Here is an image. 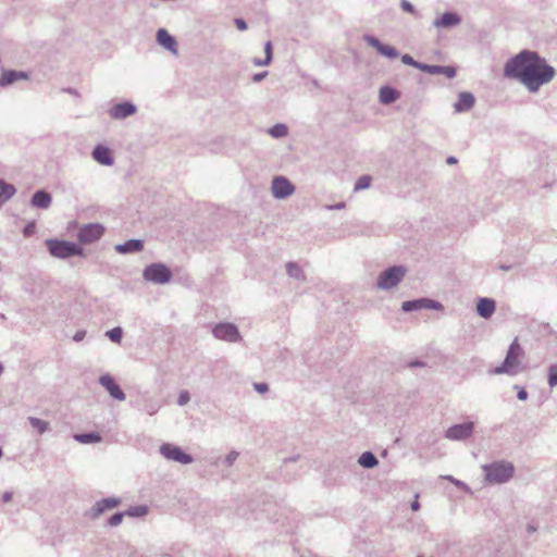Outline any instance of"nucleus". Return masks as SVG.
<instances>
[{"label":"nucleus","instance_id":"35","mask_svg":"<svg viewBox=\"0 0 557 557\" xmlns=\"http://www.w3.org/2000/svg\"><path fill=\"white\" fill-rule=\"evenodd\" d=\"M547 383L550 387L557 386V363L548 368Z\"/></svg>","mask_w":557,"mask_h":557},{"label":"nucleus","instance_id":"43","mask_svg":"<svg viewBox=\"0 0 557 557\" xmlns=\"http://www.w3.org/2000/svg\"><path fill=\"white\" fill-rule=\"evenodd\" d=\"M253 388L259 394H265L269 391V385L264 382L253 383Z\"/></svg>","mask_w":557,"mask_h":557},{"label":"nucleus","instance_id":"4","mask_svg":"<svg viewBox=\"0 0 557 557\" xmlns=\"http://www.w3.org/2000/svg\"><path fill=\"white\" fill-rule=\"evenodd\" d=\"M46 246L50 255L59 259H67L73 256H84L83 248L75 243L59 239H47Z\"/></svg>","mask_w":557,"mask_h":557},{"label":"nucleus","instance_id":"18","mask_svg":"<svg viewBox=\"0 0 557 557\" xmlns=\"http://www.w3.org/2000/svg\"><path fill=\"white\" fill-rule=\"evenodd\" d=\"M496 310V302L492 298L482 297L478 299L476 312L483 319H490Z\"/></svg>","mask_w":557,"mask_h":557},{"label":"nucleus","instance_id":"53","mask_svg":"<svg viewBox=\"0 0 557 557\" xmlns=\"http://www.w3.org/2000/svg\"><path fill=\"white\" fill-rule=\"evenodd\" d=\"M411 509L413 511H418L420 509V503L418 502V495L416 496V499L411 503Z\"/></svg>","mask_w":557,"mask_h":557},{"label":"nucleus","instance_id":"52","mask_svg":"<svg viewBox=\"0 0 557 557\" xmlns=\"http://www.w3.org/2000/svg\"><path fill=\"white\" fill-rule=\"evenodd\" d=\"M344 208H345V203L344 202H338V203H335V205L327 206L329 210H341V209H344Z\"/></svg>","mask_w":557,"mask_h":557},{"label":"nucleus","instance_id":"51","mask_svg":"<svg viewBox=\"0 0 557 557\" xmlns=\"http://www.w3.org/2000/svg\"><path fill=\"white\" fill-rule=\"evenodd\" d=\"M13 494L11 492H4L1 496L3 503H9L12 500Z\"/></svg>","mask_w":557,"mask_h":557},{"label":"nucleus","instance_id":"11","mask_svg":"<svg viewBox=\"0 0 557 557\" xmlns=\"http://www.w3.org/2000/svg\"><path fill=\"white\" fill-rule=\"evenodd\" d=\"M422 309H429V310H437L441 311L444 309L443 305L437 301L430 298H419L413 300H407L404 301L401 305V310L404 312H411Z\"/></svg>","mask_w":557,"mask_h":557},{"label":"nucleus","instance_id":"56","mask_svg":"<svg viewBox=\"0 0 557 557\" xmlns=\"http://www.w3.org/2000/svg\"><path fill=\"white\" fill-rule=\"evenodd\" d=\"M500 269L504 271H508L511 269V267L510 265H502Z\"/></svg>","mask_w":557,"mask_h":557},{"label":"nucleus","instance_id":"12","mask_svg":"<svg viewBox=\"0 0 557 557\" xmlns=\"http://www.w3.org/2000/svg\"><path fill=\"white\" fill-rule=\"evenodd\" d=\"M474 431L473 422H463L449 426L445 432V438L449 441H465L472 436Z\"/></svg>","mask_w":557,"mask_h":557},{"label":"nucleus","instance_id":"27","mask_svg":"<svg viewBox=\"0 0 557 557\" xmlns=\"http://www.w3.org/2000/svg\"><path fill=\"white\" fill-rule=\"evenodd\" d=\"M358 463L362 468L372 469L379 465V460L372 451H364L359 456Z\"/></svg>","mask_w":557,"mask_h":557},{"label":"nucleus","instance_id":"9","mask_svg":"<svg viewBox=\"0 0 557 557\" xmlns=\"http://www.w3.org/2000/svg\"><path fill=\"white\" fill-rule=\"evenodd\" d=\"M122 500L120 497H106L100 500H97L88 510H86L85 516L90 520L98 519L106 511L114 509L121 505Z\"/></svg>","mask_w":557,"mask_h":557},{"label":"nucleus","instance_id":"34","mask_svg":"<svg viewBox=\"0 0 557 557\" xmlns=\"http://www.w3.org/2000/svg\"><path fill=\"white\" fill-rule=\"evenodd\" d=\"M370 185H371V177L369 175H362L355 183L354 190L360 191V190L369 188Z\"/></svg>","mask_w":557,"mask_h":557},{"label":"nucleus","instance_id":"5","mask_svg":"<svg viewBox=\"0 0 557 557\" xmlns=\"http://www.w3.org/2000/svg\"><path fill=\"white\" fill-rule=\"evenodd\" d=\"M173 273L171 269L164 263H151L147 265L143 271V278L146 282L153 284H168L171 282Z\"/></svg>","mask_w":557,"mask_h":557},{"label":"nucleus","instance_id":"58","mask_svg":"<svg viewBox=\"0 0 557 557\" xmlns=\"http://www.w3.org/2000/svg\"><path fill=\"white\" fill-rule=\"evenodd\" d=\"M2 371H3V367H2V364L0 363V374L2 373Z\"/></svg>","mask_w":557,"mask_h":557},{"label":"nucleus","instance_id":"48","mask_svg":"<svg viewBox=\"0 0 557 557\" xmlns=\"http://www.w3.org/2000/svg\"><path fill=\"white\" fill-rule=\"evenodd\" d=\"M235 25L242 32L246 30L248 27L247 23L243 18H235Z\"/></svg>","mask_w":557,"mask_h":557},{"label":"nucleus","instance_id":"22","mask_svg":"<svg viewBox=\"0 0 557 557\" xmlns=\"http://www.w3.org/2000/svg\"><path fill=\"white\" fill-rule=\"evenodd\" d=\"M474 96L471 92H460L458 100L454 104V109L456 112H467L474 106Z\"/></svg>","mask_w":557,"mask_h":557},{"label":"nucleus","instance_id":"6","mask_svg":"<svg viewBox=\"0 0 557 557\" xmlns=\"http://www.w3.org/2000/svg\"><path fill=\"white\" fill-rule=\"evenodd\" d=\"M407 269L403 265H394L384 270L377 277L376 286L382 290L396 287L405 277Z\"/></svg>","mask_w":557,"mask_h":557},{"label":"nucleus","instance_id":"45","mask_svg":"<svg viewBox=\"0 0 557 557\" xmlns=\"http://www.w3.org/2000/svg\"><path fill=\"white\" fill-rule=\"evenodd\" d=\"M400 7L404 11L414 14L416 10L414 7L408 1V0H401Z\"/></svg>","mask_w":557,"mask_h":557},{"label":"nucleus","instance_id":"19","mask_svg":"<svg viewBox=\"0 0 557 557\" xmlns=\"http://www.w3.org/2000/svg\"><path fill=\"white\" fill-rule=\"evenodd\" d=\"M461 22L460 16L455 12H445L441 17L434 20L433 26L435 28H450L459 25Z\"/></svg>","mask_w":557,"mask_h":557},{"label":"nucleus","instance_id":"41","mask_svg":"<svg viewBox=\"0 0 557 557\" xmlns=\"http://www.w3.org/2000/svg\"><path fill=\"white\" fill-rule=\"evenodd\" d=\"M190 400V395L187 391H182L178 395V398H177V404L180 406H185L189 403Z\"/></svg>","mask_w":557,"mask_h":557},{"label":"nucleus","instance_id":"20","mask_svg":"<svg viewBox=\"0 0 557 557\" xmlns=\"http://www.w3.org/2000/svg\"><path fill=\"white\" fill-rule=\"evenodd\" d=\"M92 158L101 165L110 166L114 163V159L108 147L97 145L92 150Z\"/></svg>","mask_w":557,"mask_h":557},{"label":"nucleus","instance_id":"55","mask_svg":"<svg viewBox=\"0 0 557 557\" xmlns=\"http://www.w3.org/2000/svg\"><path fill=\"white\" fill-rule=\"evenodd\" d=\"M446 162L448 164H456L457 163V159L455 157H448Z\"/></svg>","mask_w":557,"mask_h":557},{"label":"nucleus","instance_id":"38","mask_svg":"<svg viewBox=\"0 0 557 557\" xmlns=\"http://www.w3.org/2000/svg\"><path fill=\"white\" fill-rule=\"evenodd\" d=\"M401 61L404 64L406 65H410V66H413L418 70L421 71V66H424L425 63H421V62H418L416 61L411 55L409 54H404L401 55Z\"/></svg>","mask_w":557,"mask_h":557},{"label":"nucleus","instance_id":"28","mask_svg":"<svg viewBox=\"0 0 557 557\" xmlns=\"http://www.w3.org/2000/svg\"><path fill=\"white\" fill-rule=\"evenodd\" d=\"M286 273L297 280V281H300V282H304L306 281V274L305 272L302 271V269L300 268V265L296 262H288L286 264Z\"/></svg>","mask_w":557,"mask_h":557},{"label":"nucleus","instance_id":"33","mask_svg":"<svg viewBox=\"0 0 557 557\" xmlns=\"http://www.w3.org/2000/svg\"><path fill=\"white\" fill-rule=\"evenodd\" d=\"M288 133L287 126L285 124H275L269 129V134L274 138H281L286 136Z\"/></svg>","mask_w":557,"mask_h":557},{"label":"nucleus","instance_id":"3","mask_svg":"<svg viewBox=\"0 0 557 557\" xmlns=\"http://www.w3.org/2000/svg\"><path fill=\"white\" fill-rule=\"evenodd\" d=\"M482 470L485 475V481L488 484L506 483L513 476L515 473L513 465L506 460L483 465Z\"/></svg>","mask_w":557,"mask_h":557},{"label":"nucleus","instance_id":"42","mask_svg":"<svg viewBox=\"0 0 557 557\" xmlns=\"http://www.w3.org/2000/svg\"><path fill=\"white\" fill-rule=\"evenodd\" d=\"M237 457H238V453H237V451H235V450H232V451H230V453L225 456L224 461H225V463H226L228 467H231V466H233V463L236 461Z\"/></svg>","mask_w":557,"mask_h":557},{"label":"nucleus","instance_id":"17","mask_svg":"<svg viewBox=\"0 0 557 557\" xmlns=\"http://www.w3.org/2000/svg\"><path fill=\"white\" fill-rule=\"evenodd\" d=\"M157 41L174 55L178 53L176 40L166 29L160 28L157 32Z\"/></svg>","mask_w":557,"mask_h":557},{"label":"nucleus","instance_id":"37","mask_svg":"<svg viewBox=\"0 0 557 557\" xmlns=\"http://www.w3.org/2000/svg\"><path fill=\"white\" fill-rule=\"evenodd\" d=\"M112 342L120 343L123 335V330L120 326L109 330L106 334Z\"/></svg>","mask_w":557,"mask_h":557},{"label":"nucleus","instance_id":"24","mask_svg":"<svg viewBox=\"0 0 557 557\" xmlns=\"http://www.w3.org/2000/svg\"><path fill=\"white\" fill-rule=\"evenodd\" d=\"M52 197L46 190H37L32 199L30 205L38 209H48L51 206Z\"/></svg>","mask_w":557,"mask_h":557},{"label":"nucleus","instance_id":"47","mask_svg":"<svg viewBox=\"0 0 557 557\" xmlns=\"http://www.w3.org/2000/svg\"><path fill=\"white\" fill-rule=\"evenodd\" d=\"M446 480H449L453 484H455L456 486L458 487H461L463 490H468V486L466 483H463L462 481L460 480H457L455 478H453L451 475H446L444 476Z\"/></svg>","mask_w":557,"mask_h":557},{"label":"nucleus","instance_id":"15","mask_svg":"<svg viewBox=\"0 0 557 557\" xmlns=\"http://www.w3.org/2000/svg\"><path fill=\"white\" fill-rule=\"evenodd\" d=\"M99 383L106 391L110 394V396L116 400L123 401L126 396L125 393L121 389L114 379L109 374H103L99 377Z\"/></svg>","mask_w":557,"mask_h":557},{"label":"nucleus","instance_id":"30","mask_svg":"<svg viewBox=\"0 0 557 557\" xmlns=\"http://www.w3.org/2000/svg\"><path fill=\"white\" fill-rule=\"evenodd\" d=\"M74 440L82 444L98 443L101 441V436L96 432L75 434Z\"/></svg>","mask_w":557,"mask_h":557},{"label":"nucleus","instance_id":"49","mask_svg":"<svg viewBox=\"0 0 557 557\" xmlns=\"http://www.w3.org/2000/svg\"><path fill=\"white\" fill-rule=\"evenodd\" d=\"M268 75V72L264 71V72H260V73H256L253 76H252V82L255 83H259L261 82L263 78H265Z\"/></svg>","mask_w":557,"mask_h":557},{"label":"nucleus","instance_id":"2","mask_svg":"<svg viewBox=\"0 0 557 557\" xmlns=\"http://www.w3.org/2000/svg\"><path fill=\"white\" fill-rule=\"evenodd\" d=\"M523 355L522 347L518 339H513L510 344L503 363L490 371L492 374H507L516 376L521 373L525 367L522 364L520 358Z\"/></svg>","mask_w":557,"mask_h":557},{"label":"nucleus","instance_id":"36","mask_svg":"<svg viewBox=\"0 0 557 557\" xmlns=\"http://www.w3.org/2000/svg\"><path fill=\"white\" fill-rule=\"evenodd\" d=\"M124 517V512H115L107 520V525L110 528H116L123 522Z\"/></svg>","mask_w":557,"mask_h":557},{"label":"nucleus","instance_id":"29","mask_svg":"<svg viewBox=\"0 0 557 557\" xmlns=\"http://www.w3.org/2000/svg\"><path fill=\"white\" fill-rule=\"evenodd\" d=\"M15 194V187L0 180V206Z\"/></svg>","mask_w":557,"mask_h":557},{"label":"nucleus","instance_id":"44","mask_svg":"<svg viewBox=\"0 0 557 557\" xmlns=\"http://www.w3.org/2000/svg\"><path fill=\"white\" fill-rule=\"evenodd\" d=\"M159 409H160V406L156 403H149L145 406V411L150 416H153L154 413H157Z\"/></svg>","mask_w":557,"mask_h":557},{"label":"nucleus","instance_id":"46","mask_svg":"<svg viewBox=\"0 0 557 557\" xmlns=\"http://www.w3.org/2000/svg\"><path fill=\"white\" fill-rule=\"evenodd\" d=\"M515 388L518 391L517 397L519 400H527L528 399V392L524 387H519L518 385H515Z\"/></svg>","mask_w":557,"mask_h":557},{"label":"nucleus","instance_id":"40","mask_svg":"<svg viewBox=\"0 0 557 557\" xmlns=\"http://www.w3.org/2000/svg\"><path fill=\"white\" fill-rule=\"evenodd\" d=\"M272 49H273L272 48V42L271 41H267L265 45H264V53H265L264 63H271L272 58H273Z\"/></svg>","mask_w":557,"mask_h":557},{"label":"nucleus","instance_id":"39","mask_svg":"<svg viewBox=\"0 0 557 557\" xmlns=\"http://www.w3.org/2000/svg\"><path fill=\"white\" fill-rule=\"evenodd\" d=\"M35 231H36V223L34 221L28 222L23 230V235L25 237H30L35 234Z\"/></svg>","mask_w":557,"mask_h":557},{"label":"nucleus","instance_id":"16","mask_svg":"<svg viewBox=\"0 0 557 557\" xmlns=\"http://www.w3.org/2000/svg\"><path fill=\"white\" fill-rule=\"evenodd\" d=\"M363 39L369 46L376 49L380 54L388 59H395L399 55V52L394 47L382 44L376 37L372 35H364Z\"/></svg>","mask_w":557,"mask_h":557},{"label":"nucleus","instance_id":"31","mask_svg":"<svg viewBox=\"0 0 557 557\" xmlns=\"http://www.w3.org/2000/svg\"><path fill=\"white\" fill-rule=\"evenodd\" d=\"M29 424L37 430L39 434H44L49 430V423L36 417H28Z\"/></svg>","mask_w":557,"mask_h":557},{"label":"nucleus","instance_id":"25","mask_svg":"<svg viewBox=\"0 0 557 557\" xmlns=\"http://www.w3.org/2000/svg\"><path fill=\"white\" fill-rule=\"evenodd\" d=\"M398 98H399V92L391 86H383L379 90V99H380V102L383 104L393 103Z\"/></svg>","mask_w":557,"mask_h":557},{"label":"nucleus","instance_id":"54","mask_svg":"<svg viewBox=\"0 0 557 557\" xmlns=\"http://www.w3.org/2000/svg\"><path fill=\"white\" fill-rule=\"evenodd\" d=\"M253 64H255L256 66H265V65H269L270 63H264V59H263V60H261V59H255V60H253Z\"/></svg>","mask_w":557,"mask_h":557},{"label":"nucleus","instance_id":"21","mask_svg":"<svg viewBox=\"0 0 557 557\" xmlns=\"http://www.w3.org/2000/svg\"><path fill=\"white\" fill-rule=\"evenodd\" d=\"M144 249V242L141 239H129L123 244L115 246V251L121 255L136 253Z\"/></svg>","mask_w":557,"mask_h":557},{"label":"nucleus","instance_id":"14","mask_svg":"<svg viewBox=\"0 0 557 557\" xmlns=\"http://www.w3.org/2000/svg\"><path fill=\"white\" fill-rule=\"evenodd\" d=\"M137 112V107L131 101H123L112 106L109 115L113 120H124Z\"/></svg>","mask_w":557,"mask_h":557},{"label":"nucleus","instance_id":"8","mask_svg":"<svg viewBox=\"0 0 557 557\" xmlns=\"http://www.w3.org/2000/svg\"><path fill=\"white\" fill-rule=\"evenodd\" d=\"M159 451L166 460L175 461L181 465H189L194 461L191 455L183 451L181 447L171 443L162 444Z\"/></svg>","mask_w":557,"mask_h":557},{"label":"nucleus","instance_id":"59","mask_svg":"<svg viewBox=\"0 0 557 557\" xmlns=\"http://www.w3.org/2000/svg\"><path fill=\"white\" fill-rule=\"evenodd\" d=\"M0 318H1L2 320H4V319H5L4 314H0Z\"/></svg>","mask_w":557,"mask_h":557},{"label":"nucleus","instance_id":"7","mask_svg":"<svg viewBox=\"0 0 557 557\" xmlns=\"http://www.w3.org/2000/svg\"><path fill=\"white\" fill-rule=\"evenodd\" d=\"M214 338L227 343H239L243 337L238 327L231 322H220L212 327Z\"/></svg>","mask_w":557,"mask_h":557},{"label":"nucleus","instance_id":"60","mask_svg":"<svg viewBox=\"0 0 557 557\" xmlns=\"http://www.w3.org/2000/svg\"><path fill=\"white\" fill-rule=\"evenodd\" d=\"M2 454H3V453H2V449L0 448V458L2 457Z\"/></svg>","mask_w":557,"mask_h":557},{"label":"nucleus","instance_id":"1","mask_svg":"<svg viewBox=\"0 0 557 557\" xmlns=\"http://www.w3.org/2000/svg\"><path fill=\"white\" fill-rule=\"evenodd\" d=\"M556 75L555 69L536 51L522 50L508 59L504 65V76L520 82L530 92H537Z\"/></svg>","mask_w":557,"mask_h":557},{"label":"nucleus","instance_id":"57","mask_svg":"<svg viewBox=\"0 0 557 557\" xmlns=\"http://www.w3.org/2000/svg\"><path fill=\"white\" fill-rule=\"evenodd\" d=\"M412 366H422V363L417 361V362H413Z\"/></svg>","mask_w":557,"mask_h":557},{"label":"nucleus","instance_id":"26","mask_svg":"<svg viewBox=\"0 0 557 557\" xmlns=\"http://www.w3.org/2000/svg\"><path fill=\"white\" fill-rule=\"evenodd\" d=\"M27 75L24 72L17 71H5L0 75V86L5 87L13 84L20 78H26Z\"/></svg>","mask_w":557,"mask_h":557},{"label":"nucleus","instance_id":"10","mask_svg":"<svg viewBox=\"0 0 557 557\" xmlns=\"http://www.w3.org/2000/svg\"><path fill=\"white\" fill-rule=\"evenodd\" d=\"M294 184L285 176L273 177L271 193L275 199H285L295 193Z\"/></svg>","mask_w":557,"mask_h":557},{"label":"nucleus","instance_id":"50","mask_svg":"<svg viewBox=\"0 0 557 557\" xmlns=\"http://www.w3.org/2000/svg\"><path fill=\"white\" fill-rule=\"evenodd\" d=\"M85 336H86V332H85V331H77V332L74 334L73 339H74L75 342H81V341H83V339L85 338Z\"/></svg>","mask_w":557,"mask_h":557},{"label":"nucleus","instance_id":"13","mask_svg":"<svg viewBox=\"0 0 557 557\" xmlns=\"http://www.w3.org/2000/svg\"><path fill=\"white\" fill-rule=\"evenodd\" d=\"M104 227L99 223H88L83 225L77 234V238L83 244H91L103 235Z\"/></svg>","mask_w":557,"mask_h":557},{"label":"nucleus","instance_id":"32","mask_svg":"<svg viewBox=\"0 0 557 557\" xmlns=\"http://www.w3.org/2000/svg\"><path fill=\"white\" fill-rule=\"evenodd\" d=\"M124 513H125V516L133 517V518L144 517L148 513V508H147V506H143V505L133 506V507H129L126 511H124Z\"/></svg>","mask_w":557,"mask_h":557},{"label":"nucleus","instance_id":"23","mask_svg":"<svg viewBox=\"0 0 557 557\" xmlns=\"http://www.w3.org/2000/svg\"><path fill=\"white\" fill-rule=\"evenodd\" d=\"M421 71L432 75L443 74L448 78L456 76V69L453 66L424 64L421 66Z\"/></svg>","mask_w":557,"mask_h":557}]
</instances>
